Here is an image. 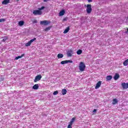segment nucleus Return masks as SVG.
I'll list each match as a JSON object with an SVG mask.
<instances>
[{
  "label": "nucleus",
  "instance_id": "nucleus-1",
  "mask_svg": "<svg viewBox=\"0 0 128 128\" xmlns=\"http://www.w3.org/2000/svg\"><path fill=\"white\" fill-rule=\"evenodd\" d=\"M79 70L80 72H84L86 70V64L84 62H80L79 64Z\"/></svg>",
  "mask_w": 128,
  "mask_h": 128
},
{
  "label": "nucleus",
  "instance_id": "nucleus-2",
  "mask_svg": "<svg viewBox=\"0 0 128 128\" xmlns=\"http://www.w3.org/2000/svg\"><path fill=\"white\" fill-rule=\"evenodd\" d=\"M33 14L34 16H40L42 14V12L40 10H34L33 11Z\"/></svg>",
  "mask_w": 128,
  "mask_h": 128
},
{
  "label": "nucleus",
  "instance_id": "nucleus-3",
  "mask_svg": "<svg viewBox=\"0 0 128 128\" xmlns=\"http://www.w3.org/2000/svg\"><path fill=\"white\" fill-rule=\"evenodd\" d=\"M87 14H90L92 12V4H87V8L86 9Z\"/></svg>",
  "mask_w": 128,
  "mask_h": 128
},
{
  "label": "nucleus",
  "instance_id": "nucleus-4",
  "mask_svg": "<svg viewBox=\"0 0 128 128\" xmlns=\"http://www.w3.org/2000/svg\"><path fill=\"white\" fill-rule=\"evenodd\" d=\"M36 40V38H34L33 39H32L29 42H28L27 43L25 44V46H30V44H32V42H34V40Z\"/></svg>",
  "mask_w": 128,
  "mask_h": 128
},
{
  "label": "nucleus",
  "instance_id": "nucleus-5",
  "mask_svg": "<svg viewBox=\"0 0 128 128\" xmlns=\"http://www.w3.org/2000/svg\"><path fill=\"white\" fill-rule=\"evenodd\" d=\"M50 24V22L46 20H42L40 22V24H44V26H48V24Z\"/></svg>",
  "mask_w": 128,
  "mask_h": 128
},
{
  "label": "nucleus",
  "instance_id": "nucleus-6",
  "mask_svg": "<svg viewBox=\"0 0 128 128\" xmlns=\"http://www.w3.org/2000/svg\"><path fill=\"white\" fill-rule=\"evenodd\" d=\"M41 78H42V75L41 74L38 75L35 77V78L34 80V82H37L40 80Z\"/></svg>",
  "mask_w": 128,
  "mask_h": 128
},
{
  "label": "nucleus",
  "instance_id": "nucleus-7",
  "mask_svg": "<svg viewBox=\"0 0 128 128\" xmlns=\"http://www.w3.org/2000/svg\"><path fill=\"white\" fill-rule=\"evenodd\" d=\"M73 54H74V51L72 49L68 50L67 52V56H68V58L72 56Z\"/></svg>",
  "mask_w": 128,
  "mask_h": 128
},
{
  "label": "nucleus",
  "instance_id": "nucleus-8",
  "mask_svg": "<svg viewBox=\"0 0 128 128\" xmlns=\"http://www.w3.org/2000/svg\"><path fill=\"white\" fill-rule=\"evenodd\" d=\"M70 62V64H72V60H66L61 62V64H68Z\"/></svg>",
  "mask_w": 128,
  "mask_h": 128
},
{
  "label": "nucleus",
  "instance_id": "nucleus-9",
  "mask_svg": "<svg viewBox=\"0 0 128 128\" xmlns=\"http://www.w3.org/2000/svg\"><path fill=\"white\" fill-rule=\"evenodd\" d=\"M122 88L124 90H126V88H128V82H123L122 84Z\"/></svg>",
  "mask_w": 128,
  "mask_h": 128
},
{
  "label": "nucleus",
  "instance_id": "nucleus-10",
  "mask_svg": "<svg viewBox=\"0 0 128 128\" xmlns=\"http://www.w3.org/2000/svg\"><path fill=\"white\" fill-rule=\"evenodd\" d=\"M100 86H102V81H99L96 84V86H95L96 90H98V88H100Z\"/></svg>",
  "mask_w": 128,
  "mask_h": 128
},
{
  "label": "nucleus",
  "instance_id": "nucleus-11",
  "mask_svg": "<svg viewBox=\"0 0 128 128\" xmlns=\"http://www.w3.org/2000/svg\"><path fill=\"white\" fill-rule=\"evenodd\" d=\"M114 80H118L120 78V74H116L114 77Z\"/></svg>",
  "mask_w": 128,
  "mask_h": 128
},
{
  "label": "nucleus",
  "instance_id": "nucleus-12",
  "mask_svg": "<svg viewBox=\"0 0 128 128\" xmlns=\"http://www.w3.org/2000/svg\"><path fill=\"white\" fill-rule=\"evenodd\" d=\"M112 78V76H108L106 77V82H108V80H111Z\"/></svg>",
  "mask_w": 128,
  "mask_h": 128
},
{
  "label": "nucleus",
  "instance_id": "nucleus-13",
  "mask_svg": "<svg viewBox=\"0 0 128 128\" xmlns=\"http://www.w3.org/2000/svg\"><path fill=\"white\" fill-rule=\"evenodd\" d=\"M10 0H4L2 2V4H10Z\"/></svg>",
  "mask_w": 128,
  "mask_h": 128
},
{
  "label": "nucleus",
  "instance_id": "nucleus-14",
  "mask_svg": "<svg viewBox=\"0 0 128 128\" xmlns=\"http://www.w3.org/2000/svg\"><path fill=\"white\" fill-rule=\"evenodd\" d=\"M66 12V11H64V10H61L60 12H59V16H62L64 15V14Z\"/></svg>",
  "mask_w": 128,
  "mask_h": 128
},
{
  "label": "nucleus",
  "instance_id": "nucleus-15",
  "mask_svg": "<svg viewBox=\"0 0 128 128\" xmlns=\"http://www.w3.org/2000/svg\"><path fill=\"white\" fill-rule=\"evenodd\" d=\"M24 24V20H20L18 22V26H22Z\"/></svg>",
  "mask_w": 128,
  "mask_h": 128
},
{
  "label": "nucleus",
  "instance_id": "nucleus-16",
  "mask_svg": "<svg viewBox=\"0 0 128 128\" xmlns=\"http://www.w3.org/2000/svg\"><path fill=\"white\" fill-rule=\"evenodd\" d=\"M70 32V26L66 28L65 30L64 31L63 34H68Z\"/></svg>",
  "mask_w": 128,
  "mask_h": 128
},
{
  "label": "nucleus",
  "instance_id": "nucleus-17",
  "mask_svg": "<svg viewBox=\"0 0 128 128\" xmlns=\"http://www.w3.org/2000/svg\"><path fill=\"white\" fill-rule=\"evenodd\" d=\"M38 84H36L33 86L32 88L33 90H38Z\"/></svg>",
  "mask_w": 128,
  "mask_h": 128
},
{
  "label": "nucleus",
  "instance_id": "nucleus-18",
  "mask_svg": "<svg viewBox=\"0 0 128 128\" xmlns=\"http://www.w3.org/2000/svg\"><path fill=\"white\" fill-rule=\"evenodd\" d=\"M66 92H68V91H66V89L62 90V93L63 96H64V94H66Z\"/></svg>",
  "mask_w": 128,
  "mask_h": 128
},
{
  "label": "nucleus",
  "instance_id": "nucleus-19",
  "mask_svg": "<svg viewBox=\"0 0 128 128\" xmlns=\"http://www.w3.org/2000/svg\"><path fill=\"white\" fill-rule=\"evenodd\" d=\"M118 102V100L116 98H114L112 100V104H116Z\"/></svg>",
  "mask_w": 128,
  "mask_h": 128
},
{
  "label": "nucleus",
  "instance_id": "nucleus-20",
  "mask_svg": "<svg viewBox=\"0 0 128 128\" xmlns=\"http://www.w3.org/2000/svg\"><path fill=\"white\" fill-rule=\"evenodd\" d=\"M57 57L58 58H64V54L60 53L58 54Z\"/></svg>",
  "mask_w": 128,
  "mask_h": 128
},
{
  "label": "nucleus",
  "instance_id": "nucleus-21",
  "mask_svg": "<svg viewBox=\"0 0 128 128\" xmlns=\"http://www.w3.org/2000/svg\"><path fill=\"white\" fill-rule=\"evenodd\" d=\"M123 64L124 66H127L128 64V58L123 62Z\"/></svg>",
  "mask_w": 128,
  "mask_h": 128
},
{
  "label": "nucleus",
  "instance_id": "nucleus-22",
  "mask_svg": "<svg viewBox=\"0 0 128 128\" xmlns=\"http://www.w3.org/2000/svg\"><path fill=\"white\" fill-rule=\"evenodd\" d=\"M52 28V26H50L48 27H47L44 29V31L48 32V31L50 30Z\"/></svg>",
  "mask_w": 128,
  "mask_h": 128
},
{
  "label": "nucleus",
  "instance_id": "nucleus-23",
  "mask_svg": "<svg viewBox=\"0 0 128 128\" xmlns=\"http://www.w3.org/2000/svg\"><path fill=\"white\" fill-rule=\"evenodd\" d=\"M24 56V54H22L20 56H16V57L15 60H18L19 58H22Z\"/></svg>",
  "mask_w": 128,
  "mask_h": 128
},
{
  "label": "nucleus",
  "instance_id": "nucleus-24",
  "mask_svg": "<svg viewBox=\"0 0 128 128\" xmlns=\"http://www.w3.org/2000/svg\"><path fill=\"white\" fill-rule=\"evenodd\" d=\"M77 54H82V50H79L77 51Z\"/></svg>",
  "mask_w": 128,
  "mask_h": 128
},
{
  "label": "nucleus",
  "instance_id": "nucleus-25",
  "mask_svg": "<svg viewBox=\"0 0 128 128\" xmlns=\"http://www.w3.org/2000/svg\"><path fill=\"white\" fill-rule=\"evenodd\" d=\"M58 94V91L56 90V91H54L53 93L54 96H56V94Z\"/></svg>",
  "mask_w": 128,
  "mask_h": 128
},
{
  "label": "nucleus",
  "instance_id": "nucleus-26",
  "mask_svg": "<svg viewBox=\"0 0 128 128\" xmlns=\"http://www.w3.org/2000/svg\"><path fill=\"white\" fill-rule=\"evenodd\" d=\"M6 40H8V38H3L2 40V42H6Z\"/></svg>",
  "mask_w": 128,
  "mask_h": 128
},
{
  "label": "nucleus",
  "instance_id": "nucleus-27",
  "mask_svg": "<svg viewBox=\"0 0 128 128\" xmlns=\"http://www.w3.org/2000/svg\"><path fill=\"white\" fill-rule=\"evenodd\" d=\"M6 22V19H4V18L0 19V22Z\"/></svg>",
  "mask_w": 128,
  "mask_h": 128
},
{
  "label": "nucleus",
  "instance_id": "nucleus-28",
  "mask_svg": "<svg viewBox=\"0 0 128 128\" xmlns=\"http://www.w3.org/2000/svg\"><path fill=\"white\" fill-rule=\"evenodd\" d=\"M74 120H76V118H72L70 122H74Z\"/></svg>",
  "mask_w": 128,
  "mask_h": 128
},
{
  "label": "nucleus",
  "instance_id": "nucleus-29",
  "mask_svg": "<svg viewBox=\"0 0 128 128\" xmlns=\"http://www.w3.org/2000/svg\"><path fill=\"white\" fill-rule=\"evenodd\" d=\"M44 8L45 7L43 6L41 7L40 8H38V10H44Z\"/></svg>",
  "mask_w": 128,
  "mask_h": 128
},
{
  "label": "nucleus",
  "instance_id": "nucleus-30",
  "mask_svg": "<svg viewBox=\"0 0 128 128\" xmlns=\"http://www.w3.org/2000/svg\"><path fill=\"white\" fill-rule=\"evenodd\" d=\"M63 22H67L68 21V17H66V18H64V19H63Z\"/></svg>",
  "mask_w": 128,
  "mask_h": 128
},
{
  "label": "nucleus",
  "instance_id": "nucleus-31",
  "mask_svg": "<svg viewBox=\"0 0 128 128\" xmlns=\"http://www.w3.org/2000/svg\"><path fill=\"white\" fill-rule=\"evenodd\" d=\"M32 24H38V20H34L32 21Z\"/></svg>",
  "mask_w": 128,
  "mask_h": 128
},
{
  "label": "nucleus",
  "instance_id": "nucleus-32",
  "mask_svg": "<svg viewBox=\"0 0 128 128\" xmlns=\"http://www.w3.org/2000/svg\"><path fill=\"white\" fill-rule=\"evenodd\" d=\"M72 124H74V122H72V121H70V122H69V125H70V126H72Z\"/></svg>",
  "mask_w": 128,
  "mask_h": 128
},
{
  "label": "nucleus",
  "instance_id": "nucleus-33",
  "mask_svg": "<svg viewBox=\"0 0 128 128\" xmlns=\"http://www.w3.org/2000/svg\"><path fill=\"white\" fill-rule=\"evenodd\" d=\"M68 128H72V125L68 124Z\"/></svg>",
  "mask_w": 128,
  "mask_h": 128
},
{
  "label": "nucleus",
  "instance_id": "nucleus-34",
  "mask_svg": "<svg viewBox=\"0 0 128 128\" xmlns=\"http://www.w3.org/2000/svg\"><path fill=\"white\" fill-rule=\"evenodd\" d=\"M48 0H44V2H48Z\"/></svg>",
  "mask_w": 128,
  "mask_h": 128
},
{
  "label": "nucleus",
  "instance_id": "nucleus-35",
  "mask_svg": "<svg viewBox=\"0 0 128 128\" xmlns=\"http://www.w3.org/2000/svg\"><path fill=\"white\" fill-rule=\"evenodd\" d=\"M96 112V109H94V110H93V112Z\"/></svg>",
  "mask_w": 128,
  "mask_h": 128
},
{
  "label": "nucleus",
  "instance_id": "nucleus-36",
  "mask_svg": "<svg viewBox=\"0 0 128 128\" xmlns=\"http://www.w3.org/2000/svg\"><path fill=\"white\" fill-rule=\"evenodd\" d=\"M88 2H92V0H88Z\"/></svg>",
  "mask_w": 128,
  "mask_h": 128
},
{
  "label": "nucleus",
  "instance_id": "nucleus-37",
  "mask_svg": "<svg viewBox=\"0 0 128 128\" xmlns=\"http://www.w3.org/2000/svg\"><path fill=\"white\" fill-rule=\"evenodd\" d=\"M17 2H20V0H16Z\"/></svg>",
  "mask_w": 128,
  "mask_h": 128
},
{
  "label": "nucleus",
  "instance_id": "nucleus-38",
  "mask_svg": "<svg viewBox=\"0 0 128 128\" xmlns=\"http://www.w3.org/2000/svg\"><path fill=\"white\" fill-rule=\"evenodd\" d=\"M4 80V78H3L2 79V80Z\"/></svg>",
  "mask_w": 128,
  "mask_h": 128
},
{
  "label": "nucleus",
  "instance_id": "nucleus-39",
  "mask_svg": "<svg viewBox=\"0 0 128 128\" xmlns=\"http://www.w3.org/2000/svg\"><path fill=\"white\" fill-rule=\"evenodd\" d=\"M127 32H128V28L127 29Z\"/></svg>",
  "mask_w": 128,
  "mask_h": 128
}]
</instances>
